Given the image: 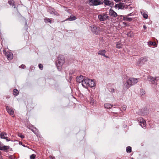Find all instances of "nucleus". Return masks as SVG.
Listing matches in <instances>:
<instances>
[{"instance_id":"nucleus-43","label":"nucleus","mask_w":159,"mask_h":159,"mask_svg":"<svg viewBox=\"0 0 159 159\" xmlns=\"http://www.w3.org/2000/svg\"><path fill=\"white\" fill-rule=\"evenodd\" d=\"M143 28L145 29H146L147 28L146 26L145 25H144L143 26Z\"/></svg>"},{"instance_id":"nucleus-27","label":"nucleus","mask_w":159,"mask_h":159,"mask_svg":"<svg viewBox=\"0 0 159 159\" xmlns=\"http://www.w3.org/2000/svg\"><path fill=\"white\" fill-rule=\"evenodd\" d=\"M131 151V148L129 146L126 148V152H127L130 153Z\"/></svg>"},{"instance_id":"nucleus-37","label":"nucleus","mask_w":159,"mask_h":159,"mask_svg":"<svg viewBox=\"0 0 159 159\" xmlns=\"http://www.w3.org/2000/svg\"><path fill=\"white\" fill-rule=\"evenodd\" d=\"M9 158L10 159H15L14 157L12 156H9Z\"/></svg>"},{"instance_id":"nucleus-7","label":"nucleus","mask_w":159,"mask_h":159,"mask_svg":"<svg viewBox=\"0 0 159 159\" xmlns=\"http://www.w3.org/2000/svg\"><path fill=\"white\" fill-rule=\"evenodd\" d=\"M138 121L140 123V125L143 128H144L146 127V124L145 121L142 118H140L139 119Z\"/></svg>"},{"instance_id":"nucleus-34","label":"nucleus","mask_w":159,"mask_h":159,"mask_svg":"<svg viewBox=\"0 0 159 159\" xmlns=\"http://www.w3.org/2000/svg\"><path fill=\"white\" fill-rule=\"evenodd\" d=\"M39 69L41 70H42L43 69V66L42 64H39Z\"/></svg>"},{"instance_id":"nucleus-1","label":"nucleus","mask_w":159,"mask_h":159,"mask_svg":"<svg viewBox=\"0 0 159 159\" xmlns=\"http://www.w3.org/2000/svg\"><path fill=\"white\" fill-rule=\"evenodd\" d=\"M64 58L61 57H59L58 58L57 62L56 63V66L59 70H61V66L65 63Z\"/></svg>"},{"instance_id":"nucleus-22","label":"nucleus","mask_w":159,"mask_h":159,"mask_svg":"<svg viewBox=\"0 0 159 159\" xmlns=\"http://www.w3.org/2000/svg\"><path fill=\"white\" fill-rule=\"evenodd\" d=\"M112 106L109 103H106L104 105V107L107 109L111 108Z\"/></svg>"},{"instance_id":"nucleus-45","label":"nucleus","mask_w":159,"mask_h":159,"mask_svg":"<svg viewBox=\"0 0 159 159\" xmlns=\"http://www.w3.org/2000/svg\"><path fill=\"white\" fill-rule=\"evenodd\" d=\"M141 64V63H139V65H140Z\"/></svg>"},{"instance_id":"nucleus-12","label":"nucleus","mask_w":159,"mask_h":159,"mask_svg":"<svg viewBox=\"0 0 159 159\" xmlns=\"http://www.w3.org/2000/svg\"><path fill=\"white\" fill-rule=\"evenodd\" d=\"M6 109L7 112L10 115H14V111L12 108H10L8 106H7L6 107Z\"/></svg>"},{"instance_id":"nucleus-26","label":"nucleus","mask_w":159,"mask_h":159,"mask_svg":"<svg viewBox=\"0 0 159 159\" xmlns=\"http://www.w3.org/2000/svg\"><path fill=\"white\" fill-rule=\"evenodd\" d=\"M122 45L119 42L116 43V47L118 48H121Z\"/></svg>"},{"instance_id":"nucleus-2","label":"nucleus","mask_w":159,"mask_h":159,"mask_svg":"<svg viewBox=\"0 0 159 159\" xmlns=\"http://www.w3.org/2000/svg\"><path fill=\"white\" fill-rule=\"evenodd\" d=\"M89 4L91 6H98L103 4L102 0H89Z\"/></svg>"},{"instance_id":"nucleus-46","label":"nucleus","mask_w":159,"mask_h":159,"mask_svg":"<svg viewBox=\"0 0 159 159\" xmlns=\"http://www.w3.org/2000/svg\"><path fill=\"white\" fill-rule=\"evenodd\" d=\"M20 143V144H22V143H20H20Z\"/></svg>"},{"instance_id":"nucleus-35","label":"nucleus","mask_w":159,"mask_h":159,"mask_svg":"<svg viewBox=\"0 0 159 159\" xmlns=\"http://www.w3.org/2000/svg\"><path fill=\"white\" fill-rule=\"evenodd\" d=\"M4 139H5L7 142L10 141V139L7 136H6L5 137H4Z\"/></svg>"},{"instance_id":"nucleus-42","label":"nucleus","mask_w":159,"mask_h":159,"mask_svg":"<svg viewBox=\"0 0 159 159\" xmlns=\"http://www.w3.org/2000/svg\"><path fill=\"white\" fill-rule=\"evenodd\" d=\"M121 0H114V1H115L116 2H120L121 1Z\"/></svg>"},{"instance_id":"nucleus-13","label":"nucleus","mask_w":159,"mask_h":159,"mask_svg":"<svg viewBox=\"0 0 159 159\" xmlns=\"http://www.w3.org/2000/svg\"><path fill=\"white\" fill-rule=\"evenodd\" d=\"M131 85L129 81L127 80L125 83H124L123 86V89H128L130 86Z\"/></svg>"},{"instance_id":"nucleus-50","label":"nucleus","mask_w":159,"mask_h":159,"mask_svg":"<svg viewBox=\"0 0 159 159\" xmlns=\"http://www.w3.org/2000/svg\"><path fill=\"white\" fill-rule=\"evenodd\" d=\"M131 159H134L133 158H131Z\"/></svg>"},{"instance_id":"nucleus-33","label":"nucleus","mask_w":159,"mask_h":159,"mask_svg":"<svg viewBox=\"0 0 159 159\" xmlns=\"http://www.w3.org/2000/svg\"><path fill=\"white\" fill-rule=\"evenodd\" d=\"M18 136L19 137L21 138H25V136L23 135H22L21 133H19Z\"/></svg>"},{"instance_id":"nucleus-25","label":"nucleus","mask_w":159,"mask_h":159,"mask_svg":"<svg viewBox=\"0 0 159 159\" xmlns=\"http://www.w3.org/2000/svg\"><path fill=\"white\" fill-rule=\"evenodd\" d=\"M19 93L18 91L16 89H14L13 90V94L14 95L17 96Z\"/></svg>"},{"instance_id":"nucleus-30","label":"nucleus","mask_w":159,"mask_h":159,"mask_svg":"<svg viewBox=\"0 0 159 159\" xmlns=\"http://www.w3.org/2000/svg\"><path fill=\"white\" fill-rule=\"evenodd\" d=\"M140 95L141 96H143V95H144V94H145V91L142 89H141L140 90Z\"/></svg>"},{"instance_id":"nucleus-36","label":"nucleus","mask_w":159,"mask_h":159,"mask_svg":"<svg viewBox=\"0 0 159 159\" xmlns=\"http://www.w3.org/2000/svg\"><path fill=\"white\" fill-rule=\"evenodd\" d=\"M75 71L74 70H71L70 72V74H74L75 73Z\"/></svg>"},{"instance_id":"nucleus-15","label":"nucleus","mask_w":159,"mask_h":159,"mask_svg":"<svg viewBox=\"0 0 159 159\" xmlns=\"http://www.w3.org/2000/svg\"><path fill=\"white\" fill-rule=\"evenodd\" d=\"M106 52V51L105 50H100L99 51L98 54L100 55L103 56L106 58H108V56L105 55V54Z\"/></svg>"},{"instance_id":"nucleus-39","label":"nucleus","mask_w":159,"mask_h":159,"mask_svg":"<svg viewBox=\"0 0 159 159\" xmlns=\"http://www.w3.org/2000/svg\"><path fill=\"white\" fill-rule=\"evenodd\" d=\"M133 15V14L132 13H130V14H128L127 15H126V16H132Z\"/></svg>"},{"instance_id":"nucleus-6","label":"nucleus","mask_w":159,"mask_h":159,"mask_svg":"<svg viewBox=\"0 0 159 159\" xmlns=\"http://www.w3.org/2000/svg\"><path fill=\"white\" fill-rule=\"evenodd\" d=\"M158 77H153L151 76H148V80L151 81L153 84H156L157 79Z\"/></svg>"},{"instance_id":"nucleus-49","label":"nucleus","mask_w":159,"mask_h":159,"mask_svg":"<svg viewBox=\"0 0 159 159\" xmlns=\"http://www.w3.org/2000/svg\"><path fill=\"white\" fill-rule=\"evenodd\" d=\"M23 146H24V147H25V145H23Z\"/></svg>"},{"instance_id":"nucleus-19","label":"nucleus","mask_w":159,"mask_h":159,"mask_svg":"<svg viewBox=\"0 0 159 159\" xmlns=\"http://www.w3.org/2000/svg\"><path fill=\"white\" fill-rule=\"evenodd\" d=\"M83 79V76H80L79 77H77L76 78L77 82L79 83L82 82Z\"/></svg>"},{"instance_id":"nucleus-9","label":"nucleus","mask_w":159,"mask_h":159,"mask_svg":"<svg viewBox=\"0 0 159 159\" xmlns=\"http://www.w3.org/2000/svg\"><path fill=\"white\" fill-rule=\"evenodd\" d=\"M125 7V6L124 3H120L119 4H116L115 5V7L116 8H117L118 9H123Z\"/></svg>"},{"instance_id":"nucleus-28","label":"nucleus","mask_w":159,"mask_h":159,"mask_svg":"<svg viewBox=\"0 0 159 159\" xmlns=\"http://www.w3.org/2000/svg\"><path fill=\"white\" fill-rule=\"evenodd\" d=\"M148 44H149V45H153V46H155L156 47L157 46L155 42H152L150 41L148 43Z\"/></svg>"},{"instance_id":"nucleus-5","label":"nucleus","mask_w":159,"mask_h":159,"mask_svg":"<svg viewBox=\"0 0 159 159\" xmlns=\"http://www.w3.org/2000/svg\"><path fill=\"white\" fill-rule=\"evenodd\" d=\"M128 80L129 81L131 85L132 86L137 83L138 81V79L134 78H130Z\"/></svg>"},{"instance_id":"nucleus-41","label":"nucleus","mask_w":159,"mask_h":159,"mask_svg":"<svg viewBox=\"0 0 159 159\" xmlns=\"http://www.w3.org/2000/svg\"><path fill=\"white\" fill-rule=\"evenodd\" d=\"M21 66L22 68H24L25 66V65L23 64H22L21 65Z\"/></svg>"},{"instance_id":"nucleus-40","label":"nucleus","mask_w":159,"mask_h":159,"mask_svg":"<svg viewBox=\"0 0 159 159\" xmlns=\"http://www.w3.org/2000/svg\"><path fill=\"white\" fill-rule=\"evenodd\" d=\"M50 159H55V157H53L52 156H50Z\"/></svg>"},{"instance_id":"nucleus-11","label":"nucleus","mask_w":159,"mask_h":159,"mask_svg":"<svg viewBox=\"0 0 159 159\" xmlns=\"http://www.w3.org/2000/svg\"><path fill=\"white\" fill-rule=\"evenodd\" d=\"M88 87L89 86L90 87H92L95 85L94 80H91L89 79H88Z\"/></svg>"},{"instance_id":"nucleus-4","label":"nucleus","mask_w":159,"mask_h":159,"mask_svg":"<svg viewBox=\"0 0 159 159\" xmlns=\"http://www.w3.org/2000/svg\"><path fill=\"white\" fill-rule=\"evenodd\" d=\"M90 28L91 31L93 33L96 34L99 33V29L97 28L96 26L93 25L90 26Z\"/></svg>"},{"instance_id":"nucleus-16","label":"nucleus","mask_w":159,"mask_h":159,"mask_svg":"<svg viewBox=\"0 0 159 159\" xmlns=\"http://www.w3.org/2000/svg\"><path fill=\"white\" fill-rule=\"evenodd\" d=\"M121 17H122L124 20L127 21H131L132 20V19L131 18L128 17V16H120Z\"/></svg>"},{"instance_id":"nucleus-18","label":"nucleus","mask_w":159,"mask_h":159,"mask_svg":"<svg viewBox=\"0 0 159 159\" xmlns=\"http://www.w3.org/2000/svg\"><path fill=\"white\" fill-rule=\"evenodd\" d=\"M10 147L8 146L3 145V144H2L1 147L0 148V150H6L9 149Z\"/></svg>"},{"instance_id":"nucleus-24","label":"nucleus","mask_w":159,"mask_h":159,"mask_svg":"<svg viewBox=\"0 0 159 159\" xmlns=\"http://www.w3.org/2000/svg\"><path fill=\"white\" fill-rule=\"evenodd\" d=\"M9 4L11 6L13 7L15 6V2L14 1L11 0L9 1Z\"/></svg>"},{"instance_id":"nucleus-48","label":"nucleus","mask_w":159,"mask_h":159,"mask_svg":"<svg viewBox=\"0 0 159 159\" xmlns=\"http://www.w3.org/2000/svg\"><path fill=\"white\" fill-rule=\"evenodd\" d=\"M31 130L33 131L34 132V131L32 129H31Z\"/></svg>"},{"instance_id":"nucleus-21","label":"nucleus","mask_w":159,"mask_h":159,"mask_svg":"<svg viewBox=\"0 0 159 159\" xmlns=\"http://www.w3.org/2000/svg\"><path fill=\"white\" fill-rule=\"evenodd\" d=\"M0 138L1 139H4L7 136V134L4 132H2L0 133Z\"/></svg>"},{"instance_id":"nucleus-32","label":"nucleus","mask_w":159,"mask_h":159,"mask_svg":"<svg viewBox=\"0 0 159 159\" xmlns=\"http://www.w3.org/2000/svg\"><path fill=\"white\" fill-rule=\"evenodd\" d=\"M35 157V155L33 154H32L30 156V159H34Z\"/></svg>"},{"instance_id":"nucleus-3","label":"nucleus","mask_w":159,"mask_h":159,"mask_svg":"<svg viewBox=\"0 0 159 159\" xmlns=\"http://www.w3.org/2000/svg\"><path fill=\"white\" fill-rule=\"evenodd\" d=\"M98 18L101 21L109 19V16L106 13H102L98 15Z\"/></svg>"},{"instance_id":"nucleus-17","label":"nucleus","mask_w":159,"mask_h":159,"mask_svg":"<svg viewBox=\"0 0 159 159\" xmlns=\"http://www.w3.org/2000/svg\"><path fill=\"white\" fill-rule=\"evenodd\" d=\"M103 2V3H104V5L107 6H110L112 2L109 0H104Z\"/></svg>"},{"instance_id":"nucleus-47","label":"nucleus","mask_w":159,"mask_h":159,"mask_svg":"<svg viewBox=\"0 0 159 159\" xmlns=\"http://www.w3.org/2000/svg\"><path fill=\"white\" fill-rule=\"evenodd\" d=\"M124 24L126 25V23H125Z\"/></svg>"},{"instance_id":"nucleus-38","label":"nucleus","mask_w":159,"mask_h":159,"mask_svg":"<svg viewBox=\"0 0 159 159\" xmlns=\"http://www.w3.org/2000/svg\"><path fill=\"white\" fill-rule=\"evenodd\" d=\"M122 108L123 110H125L126 109V107L125 106H124L122 107Z\"/></svg>"},{"instance_id":"nucleus-44","label":"nucleus","mask_w":159,"mask_h":159,"mask_svg":"<svg viewBox=\"0 0 159 159\" xmlns=\"http://www.w3.org/2000/svg\"><path fill=\"white\" fill-rule=\"evenodd\" d=\"M93 100H91V103H93Z\"/></svg>"},{"instance_id":"nucleus-10","label":"nucleus","mask_w":159,"mask_h":159,"mask_svg":"<svg viewBox=\"0 0 159 159\" xmlns=\"http://www.w3.org/2000/svg\"><path fill=\"white\" fill-rule=\"evenodd\" d=\"M5 54L8 60H11L13 58V55L11 52H6Z\"/></svg>"},{"instance_id":"nucleus-8","label":"nucleus","mask_w":159,"mask_h":159,"mask_svg":"<svg viewBox=\"0 0 159 159\" xmlns=\"http://www.w3.org/2000/svg\"><path fill=\"white\" fill-rule=\"evenodd\" d=\"M109 15L113 17H116L118 16L119 17H120V15H118L117 13L113 10L110 9L109 10Z\"/></svg>"},{"instance_id":"nucleus-31","label":"nucleus","mask_w":159,"mask_h":159,"mask_svg":"<svg viewBox=\"0 0 159 159\" xmlns=\"http://www.w3.org/2000/svg\"><path fill=\"white\" fill-rule=\"evenodd\" d=\"M127 35L128 37H131L133 36L134 35L132 32H130L129 33H128Z\"/></svg>"},{"instance_id":"nucleus-14","label":"nucleus","mask_w":159,"mask_h":159,"mask_svg":"<svg viewBox=\"0 0 159 159\" xmlns=\"http://www.w3.org/2000/svg\"><path fill=\"white\" fill-rule=\"evenodd\" d=\"M88 78L83 79L82 82V86L85 88H87L88 87Z\"/></svg>"},{"instance_id":"nucleus-29","label":"nucleus","mask_w":159,"mask_h":159,"mask_svg":"<svg viewBox=\"0 0 159 159\" xmlns=\"http://www.w3.org/2000/svg\"><path fill=\"white\" fill-rule=\"evenodd\" d=\"M44 20L45 22L46 23H48V22H49L50 23H51V20L49 18H45L44 19Z\"/></svg>"},{"instance_id":"nucleus-20","label":"nucleus","mask_w":159,"mask_h":159,"mask_svg":"<svg viewBox=\"0 0 159 159\" xmlns=\"http://www.w3.org/2000/svg\"><path fill=\"white\" fill-rule=\"evenodd\" d=\"M76 19V17L73 16H70L66 20H69L70 21H72L75 20Z\"/></svg>"},{"instance_id":"nucleus-23","label":"nucleus","mask_w":159,"mask_h":159,"mask_svg":"<svg viewBox=\"0 0 159 159\" xmlns=\"http://www.w3.org/2000/svg\"><path fill=\"white\" fill-rule=\"evenodd\" d=\"M141 14L143 16V17L147 19L148 17V15L145 13L144 11H142L141 12Z\"/></svg>"}]
</instances>
